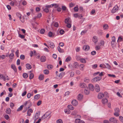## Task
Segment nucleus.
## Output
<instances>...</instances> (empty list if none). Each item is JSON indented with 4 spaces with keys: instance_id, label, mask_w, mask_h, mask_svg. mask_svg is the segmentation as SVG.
Segmentation results:
<instances>
[{
    "instance_id": "f257e3e1",
    "label": "nucleus",
    "mask_w": 123,
    "mask_h": 123,
    "mask_svg": "<svg viewBox=\"0 0 123 123\" xmlns=\"http://www.w3.org/2000/svg\"><path fill=\"white\" fill-rule=\"evenodd\" d=\"M112 40L111 42V45L113 48H114L115 46V36L112 37Z\"/></svg>"
},
{
    "instance_id": "f03ea898",
    "label": "nucleus",
    "mask_w": 123,
    "mask_h": 123,
    "mask_svg": "<svg viewBox=\"0 0 123 123\" xmlns=\"http://www.w3.org/2000/svg\"><path fill=\"white\" fill-rule=\"evenodd\" d=\"M102 78V77L97 76L93 78L92 79V80L94 82H97L100 80Z\"/></svg>"
},
{
    "instance_id": "7ed1b4c3",
    "label": "nucleus",
    "mask_w": 123,
    "mask_h": 123,
    "mask_svg": "<svg viewBox=\"0 0 123 123\" xmlns=\"http://www.w3.org/2000/svg\"><path fill=\"white\" fill-rule=\"evenodd\" d=\"M51 113L49 112H47L42 117V119H44L49 116L50 114Z\"/></svg>"
},
{
    "instance_id": "20e7f679",
    "label": "nucleus",
    "mask_w": 123,
    "mask_h": 123,
    "mask_svg": "<svg viewBox=\"0 0 123 123\" xmlns=\"http://www.w3.org/2000/svg\"><path fill=\"white\" fill-rule=\"evenodd\" d=\"M89 88L91 91H93L94 90V87L92 84H89L88 85Z\"/></svg>"
},
{
    "instance_id": "39448f33",
    "label": "nucleus",
    "mask_w": 123,
    "mask_h": 123,
    "mask_svg": "<svg viewBox=\"0 0 123 123\" xmlns=\"http://www.w3.org/2000/svg\"><path fill=\"white\" fill-rule=\"evenodd\" d=\"M75 123H85L83 121L81 120L79 118L76 119L75 120Z\"/></svg>"
},
{
    "instance_id": "423d86ee",
    "label": "nucleus",
    "mask_w": 123,
    "mask_h": 123,
    "mask_svg": "<svg viewBox=\"0 0 123 123\" xmlns=\"http://www.w3.org/2000/svg\"><path fill=\"white\" fill-rule=\"evenodd\" d=\"M95 89L96 92H98L100 91V88L99 85L98 84H96L95 86Z\"/></svg>"
},
{
    "instance_id": "0eeeda50",
    "label": "nucleus",
    "mask_w": 123,
    "mask_h": 123,
    "mask_svg": "<svg viewBox=\"0 0 123 123\" xmlns=\"http://www.w3.org/2000/svg\"><path fill=\"white\" fill-rule=\"evenodd\" d=\"M80 86L81 88H86V87L87 88L86 85L85 83H80L79 85Z\"/></svg>"
},
{
    "instance_id": "6e6552de",
    "label": "nucleus",
    "mask_w": 123,
    "mask_h": 123,
    "mask_svg": "<svg viewBox=\"0 0 123 123\" xmlns=\"http://www.w3.org/2000/svg\"><path fill=\"white\" fill-rule=\"evenodd\" d=\"M83 49L86 51H88L90 49L89 46L87 45H85L83 47Z\"/></svg>"
},
{
    "instance_id": "1a4fd4ad",
    "label": "nucleus",
    "mask_w": 123,
    "mask_h": 123,
    "mask_svg": "<svg viewBox=\"0 0 123 123\" xmlns=\"http://www.w3.org/2000/svg\"><path fill=\"white\" fill-rule=\"evenodd\" d=\"M72 104L74 106H76L78 104V101L76 100H73L72 101Z\"/></svg>"
},
{
    "instance_id": "9d476101",
    "label": "nucleus",
    "mask_w": 123,
    "mask_h": 123,
    "mask_svg": "<svg viewBox=\"0 0 123 123\" xmlns=\"http://www.w3.org/2000/svg\"><path fill=\"white\" fill-rule=\"evenodd\" d=\"M48 36L50 37H54L55 36V33H52L51 32H49L48 33Z\"/></svg>"
},
{
    "instance_id": "9b49d317",
    "label": "nucleus",
    "mask_w": 123,
    "mask_h": 123,
    "mask_svg": "<svg viewBox=\"0 0 123 123\" xmlns=\"http://www.w3.org/2000/svg\"><path fill=\"white\" fill-rule=\"evenodd\" d=\"M104 96V95L102 92L99 93L98 96V99H101Z\"/></svg>"
},
{
    "instance_id": "f8f14e48",
    "label": "nucleus",
    "mask_w": 123,
    "mask_h": 123,
    "mask_svg": "<svg viewBox=\"0 0 123 123\" xmlns=\"http://www.w3.org/2000/svg\"><path fill=\"white\" fill-rule=\"evenodd\" d=\"M48 43L49 44V46L52 48H54L55 47V45L54 43L51 42H49Z\"/></svg>"
},
{
    "instance_id": "ddd939ff",
    "label": "nucleus",
    "mask_w": 123,
    "mask_h": 123,
    "mask_svg": "<svg viewBox=\"0 0 123 123\" xmlns=\"http://www.w3.org/2000/svg\"><path fill=\"white\" fill-rule=\"evenodd\" d=\"M40 114H39L38 113H36L35 116V119L34 123L35 121L39 117Z\"/></svg>"
},
{
    "instance_id": "4468645a",
    "label": "nucleus",
    "mask_w": 123,
    "mask_h": 123,
    "mask_svg": "<svg viewBox=\"0 0 123 123\" xmlns=\"http://www.w3.org/2000/svg\"><path fill=\"white\" fill-rule=\"evenodd\" d=\"M83 96L82 94H79L78 96V99L80 101L83 98Z\"/></svg>"
},
{
    "instance_id": "2eb2a0df",
    "label": "nucleus",
    "mask_w": 123,
    "mask_h": 123,
    "mask_svg": "<svg viewBox=\"0 0 123 123\" xmlns=\"http://www.w3.org/2000/svg\"><path fill=\"white\" fill-rule=\"evenodd\" d=\"M103 29L104 30H107L109 28L108 25L106 24H104L103 26Z\"/></svg>"
},
{
    "instance_id": "dca6fc26",
    "label": "nucleus",
    "mask_w": 123,
    "mask_h": 123,
    "mask_svg": "<svg viewBox=\"0 0 123 123\" xmlns=\"http://www.w3.org/2000/svg\"><path fill=\"white\" fill-rule=\"evenodd\" d=\"M108 101L106 98H104L102 100V103L104 104H106L107 103Z\"/></svg>"
},
{
    "instance_id": "f3484780",
    "label": "nucleus",
    "mask_w": 123,
    "mask_h": 123,
    "mask_svg": "<svg viewBox=\"0 0 123 123\" xmlns=\"http://www.w3.org/2000/svg\"><path fill=\"white\" fill-rule=\"evenodd\" d=\"M11 68L13 69L15 72L17 71V70L15 66L13 64H12L11 65Z\"/></svg>"
},
{
    "instance_id": "a211bd4d",
    "label": "nucleus",
    "mask_w": 123,
    "mask_h": 123,
    "mask_svg": "<svg viewBox=\"0 0 123 123\" xmlns=\"http://www.w3.org/2000/svg\"><path fill=\"white\" fill-rule=\"evenodd\" d=\"M120 112V110L119 108H116V116H118L119 115V112Z\"/></svg>"
},
{
    "instance_id": "6ab92c4d",
    "label": "nucleus",
    "mask_w": 123,
    "mask_h": 123,
    "mask_svg": "<svg viewBox=\"0 0 123 123\" xmlns=\"http://www.w3.org/2000/svg\"><path fill=\"white\" fill-rule=\"evenodd\" d=\"M84 81L86 83H88L90 81V80L88 78L86 77L84 79Z\"/></svg>"
},
{
    "instance_id": "aec40b11",
    "label": "nucleus",
    "mask_w": 123,
    "mask_h": 123,
    "mask_svg": "<svg viewBox=\"0 0 123 123\" xmlns=\"http://www.w3.org/2000/svg\"><path fill=\"white\" fill-rule=\"evenodd\" d=\"M65 74L64 72H62L60 73L59 74L58 76V77L59 78H62L63 76Z\"/></svg>"
},
{
    "instance_id": "412c9836",
    "label": "nucleus",
    "mask_w": 123,
    "mask_h": 123,
    "mask_svg": "<svg viewBox=\"0 0 123 123\" xmlns=\"http://www.w3.org/2000/svg\"><path fill=\"white\" fill-rule=\"evenodd\" d=\"M44 76L43 74L40 75L38 77V79L40 80H43L44 78Z\"/></svg>"
},
{
    "instance_id": "4be33fe9",
    "label": "nucleus",
    "mask_w": 123,
    "mask_h": 123,
    "mask_svg": "<svg viewBox=\"0 0 123 123\" xmlns=\"http://www.w3.org/2000/svg\"><path fill=\"white\" fill-rule=\"evenodd\" d=\"M40 61L41 62H44L46 61V57L45 56H42L40 58Z\"/></svg>"
},
{
    "instance_id": "5701e85b",
    "label": "nucleus",
    "mask_w": 123,
    "mask_h": 123,
    "mask_svg": "<svg viewBox=\"0 0 123 123\" xmlns=\"http://www.w3.org/2000/svg\"><path fill=\"white\" fill-rule=\"evenodd\" d=\"M79 66V64L77 62H75L74 63L73 66L74 67L76 68H78Z\"/></svg>"
},
{
    "instance_id": "b1692460",
    "label": "nucleus",
    "mask_w": 123,
    "mask_h": 123,
    "mask_svg": "<svg viewBox=\"0 0 123 123\" xmlns=\"http://www.w3.org/2000/svg\"><path fill=\"white\" fill-rule=\"evenodd\" d=\"M26 68L28 69H29L32 68V67L29 64H26Z\"/></svg>"
},
{
    "instance_id": "393cba45",
    "label": "nucleus",
    "mask_w": 123,
    "mask_h": 123,
    "mask_svg": "<svg viewBox=\"0 0 123 123\" xmlns=\"http://www.w3.org/2000/svg\"><path fill=\"white\" fill-rule=\"evenodd\" d=\"M84 93L86 95H88L90 93V91L88 89H85L84 90Z\"/></svg>"
},
{
    "instance_id": "a878e982",
    "label": "nucleus",
    "mask_w": 123,
    "mask_h": 123,
    "mask_svg": "<svg viewBox=\"0 0 123 123\" xmlns=\"http://www.w3.org/2000/svg\"><path fill=\"white\" fill-rule=\"evenodd\" d=\"M57 49L59 52L60 53H63L64 52V50L60 48L59 46L57 47Z\"/></svg>"
},
{
    "instance_id": "bb28decb",
    "label": "nucleus",
    "mask_w": 123,
    "mask_h": 123,
    "mask_svg": "<svg viewBox=\"0 0 123 123\" xmlns=\"http://www.w3.org/2000/svg\"><path fill=\"white\" fill-rule=\"evenodd\" d=\"M11 111L10 108H7L6 110V113L7 114H9L11 112Z\"/></svg>"
},
{
    "instance_id": "cd10ccee",
    "label": "nucleus",
    "mask_w": 123,
    "mask_h": 123,
    "mask_svg": "<svg viewBox=\"0 0 123 123\" xmlns=\"http://www.w3.org/2000/svg\"><path fill=\"white\" fill-rule=\"evenodd\" d=\"M47 68L51 70L53 68V66L52 65L49 64L47 66Z\"/></svg>"
},
{
    "instance_id": "c85d7f7f",
    "label": "nucleus",
    "mask_w": 123,
    "mask_h": 123,
    "mask_svg": "<svg viewBox=\"0 0 123 123\" xmlns=\"http://www.w3.org/2000/svg\"><path fill=\"white\" fill-rule=\"evenodd\" d=\"M68 107L71 110H73L74 109V107L71 105H68Z\"/></svg>"
},
{
    "instance_id": "c756f323",
    "label": "nucleus",
    "mask_w": 123,
    "mask_h": 123,
    "mask_svg": "<svg viewBox=\"0 0 123 123\" xmlns=\"http://www.w3.org/2000/svg\"><path fill=\"white\" fill-rule=\"evenodd\" d=\"M24 107L23 105H22L17 109V111H19L22 110Z\"/></svg>"
},
{
    "instance_id": "7c9ffc66",
    "label": "nucleus",
    "mask_w": 123,
    "mask_h": 123,
    "mask_svg": "<svg viewBox=\"0 0 123 123\" xmlns=\"http://www.w3.org/2000/svg\"><path fill=\"white\" fill-rule=\"evenodd\" d=\"M93 41L94 43H97L98 41V39L96 36H94L93 38Z\"/></svg>"
},
{
    "instance_id": "2f4dec72",
    "label": "nucleus",
    "mask_w": 123,
    "mask_h": 123,
    "mask_svg": "<svg viewBox=\"0 0 123 123\" xmlns=\"http://www.w3.org/2000/svg\"><path fill=\"white\" fill-rule=\"evenodd\" d=\"M40 97V95L39 94L36 95L34 97V99H37L39 98Z\"/></svg>"
},
{
    "instance_id": "473e14b6",
    "label": "nucleus",
    "mask_w": 123,
    "mask_h": 123,
    "mask_svg": "<svg viewBox=\"0 0 123 123\" xmlns=\"http://www.w3.org/2000/svg\"><path fill=\"white\" fill-rule=\"evenodd\" d=\"M80 62L83 63H85L86 62V61L84 58H81L80 59Z\"/></svg>"
},
{
    "instance_id": "72a5a7b5",
    "label": "nucleus",
    "mask_w": 123,
    "mask_h": 123,
    "mask_svg": "<svg viewBox=\"0 0 123 123\" xmlns=\"http://www.w3.org/2000/svg\"><path fill=\"white\" fill-rule=\"evenodd\" d=\"M104 96L106 98H108L109 97V94L107 92H105L103 94Z\"/></svg>"
},
{
    "instance_id": "f704fd0d",
    "label": "nucleus",
    "mask_w": 123,
    "mask_h": 123,
    "mask_svg": "<svg viewBox=\"0 0 123 123\" xmlns=\"http://www.w3.org/2000/svg\"><path fill=\"white\" fill-rule=\"evenodd\" d=\"M23 76L24 78H27L28 77V75L26 73H24L23 74Z\"/></svg>"
},
{
    "instance_id": "c9c22d12",
    "label": "nucleus",
    "mask_w": 123,
    "mask_h": 123,
    "mask_svg": "<svg viewBox=\"0 0 123 123\" xmlns=\"http://www.w3.org/2000/svg\"><path fill=\"white\" fill-rule=\"evenodd\" d=\"M14 55L13 53H11L9 55V57L11 59H12L14 57Z\"/></svg>"
},
{
    "instance_id": "e433bc0d",
    "label": "nucleus",
    "mask_w": 123,
    "mask_h": 123,
    "mask_svg": "<svg viewBox=\"0 0 123 123\" xmlns=\"http://www.w3.org/2000/svg\"><path fill=\"white\" fill-rule=\"evenodd\" d=\"M44 74L46 75H47L49 74V71L48 70H44L43 71Z\"/></svg>"
},
{
    "instance_id": "4c0bfd02",
    "label": "nucleus",
    "mask_w": 123,
    "mask_h": 123,
    "mask_svg": "<svg viewBox=\"0 0 123 123\" xmlns=\"http://www.w3.org/2000/svg\"><path fill=\"white\" fill-rule=\"evenodd\" d=\"M3 79L4 81H5L6 80V78L2 74H0V79Z\"/></svg>"
},
{
    "instance_id": "58836bf2",
    "label": "nucleus",
    "mask_w": 123,
    "mask_h": 123,
    "mask_svg": "<svg viewBox=\"0 0 123 123\" xmlns=\"http://www.w3.org/2000/svg\"><path fill=\"white\" fill-rule=\"evenodd\" d=\"M105 67L107 68L108 69H110V66L108 64V63H106L105 64Z\"/></svg>"
},
{
    "instance_id": "ea45409f",
    "label": "nucleus",
    "mask_w": 123,
    "mask_h": 123,
    "mask_svg": "<svg viewBox=\"0 0 123 123\" xmlns=\"http://www.w3.org/2000/svg\"><path fill=\"white\" fill-rule=\"evenodd\" d=\"M78 112L77 111L74 110V111L72 112L71 115H76L77 113Z\"/></svg>"
},
{
    "instance_id": "a19ab883",
    "label": "nucleus",
    "mask_w": 123,
    "mask_h": 123,
    "mask_svg": "<svg viewBox=\"0 0 123 123\" xmlns=\"http://www.w3.org/2000/svg\"><path fill=\"white\" fill-rule=\"evenodd\" d=\"M34 75L33 73H31L29 76V78L30 79H31L34 77Z\"/></svg>"
},
{
    "instance_id": "79ce46f5",
    "label": "nucleus",
    "mask_w": 123,
    "mask_h": 123,
    "mask_svg": "<svg viewBox=\"0 0 123 123\" xmlns=\"http://www.w3.org/2000/svg\"><path fill=\"white\" fill-rule=\"evenodd\" d=\"M84 67V65L83 64H81L80 65V68L81 70L82 71L83 70V68Z\"/></svg>"
},
{
    "instance_id": "37998d69",
    "label": "nucleus",
    "mask_w": 123,
    "mask_h": 123,
    "mask_svg": "<svg viewBox=\"0 0 123 123\" xmlns=\"http://www.w3.org/2000/svg\"><path fill=\"white\" fill-rule=\"evenodd\" d=\"M71 59V58L69 56L66 58L65 60L66 62H68L70 61Z\"/></svg>"
},
{
    "instance_id": "c03bdc74",
    "label": "nucleus",
    "mask_w": 123,
    "mask_h": 123,
    "mask_svg": "<svg viewBox=\"0 0 123 123\" xmlns=\"http://www.w3.org/2000/svg\"><path fill=\"white\" fill-rule=\"evenodd\" d=\"M56 122L57 123H63L62 120L61 119L57 120Z\"/></svg>"
},
{
    "instance_id": "a18cd8bd",
    "label": "nucleus",
    "mask_w": 123,
    "mask_h": 123,
    "mask_svg": "<svg viewBox=\"0 0 123 123\" xmlns=\"http://www.w3.org/2000/svg\"><path fill=\"white\" fill-rule=\"evenodd\" d=\"M45 32V30L44 29H42L40 31V33L42 34H43Z\"/></svg>"
},
{
    "instance_id": "49530a36",
    "label": "nucleus",
    "mask_w": 123,
    "mask_h": 123,
    "mask_svg": "<svg viewBox=\"0 0 123 123\" xmlns=\"http://www.w3.org/2000/svg\"><path fill=\"white\" fill-rule=\"evenodd\" d=\"M18 36L22 39L24 38L25 37V36L24 35H22L19 33H18Z\"/></svg>"
},
{
    "instance_id": "de8ad7c7",
    "label": "nucleus",
    "mask_w": 123,
    "mask_h": 123,
    "mask_svg": "<svg viewBox=\"0 0 123 123\" xmlns=\"http://www.w3.org/2000/svg\"><path fill=\"white\" fill-rule=\"evenodd\" d=\"M60 33L61 35H62L64 33L65 31L64 30L62 29H61L60 31Z\"/></svg>"
},
{
    "instance_id": "09e8293b",
    "label": "nucleus",
    "mask_w": 123,
    "mask_h": 123,
    "mask_svg": "<svg viewBox=\"0 0 123 123\" xmlns=\"http://www.w3.org/2000/svg\"><path fill=\"white\" fill-rule=\"evenodd\" d=\"M87 31V30H84L83 31H82L81 33V34L82 35H83L84 34H85V33H86Z\"/></svg>"
},
{
    "instance_id": "8fccbe9b",
    "label": "nucleus",
    "mask_w": 123,
    "mask_h": 123,
    "mask_svg": "<svg viewBox=\"0 0 123 123\" xmlns=\"http://www.w3.org/2000/svg\"><path fill=\"white\" fill-rule=\"evenodd\" d=\"M98 65L97 64L92 65V67L93 69H96Z\"/></svg>"
},
{
    "instance_id": "3c124183",
    "label": "nucleus",
    "mask_w": 123,
    "mask_h": 123,
    "mask_svg": "<svg viewBox=\"0 0 123 123\" xmlns=\"http://www.w3.org/2000/svg\"><path fill=\"white\" fill-rule=\"evenodd\" d=\"M114 119L115 118L114 117H111L109 119V120L111 122H114Z\"/></svg>"
},
{
    "instance_id": "603ef678",
    "label": "nucleus",
    "mask_w": 123,
    "mask_h": 123,
    "mask_svg": "<svg viewBox=\"0 0 123 123\" xmlns=\"http://www.w3.org/2000/svg\"><path fill=\"white\" fill-rule=\"evenodd\" d=\"M107 75L109 77H111L115 78V75H113V74H107Z\"/></svg>"
},
{
    "instance_id": "864d4df0",
    "label": "nucleus",
    "mask_w": 123,
    "mask_h": 123,
    "mask_svg": "<svg viewBox=\"0 0 123 123\" xmlns=\"http://www.w3.org/2000/svg\"><path fill=\"white\" fill-rule=\"evenodd\" d=\"M16 15L17 16L20 18L21 17V14L19 12H17L16 13Z\"/></svg>"
},
{
    "instance_id": "5fc2aeb1",
    "label": "nucleus",
    "mask_w": 123,
    "mask_h": 123,
    "mask_svg": "<svg viewBox=\"0 0 123 123\" xmlns=\"http://www.w3.org/2000/svg\"><path fill=\"white\" fill-rule=\"evenodd\" d=\"M74 11L76 12L78 11L79 10L78 7L77 6L74 7Z\"/></svg>"
},
{
    "instance_id": "6e6d98bb",
    "label": "nucleus",
    "mask_w": 123,
    "mask_h": 123,
    "mask_svg": "<svg viewBox=\"0 0 123 123\" xmlns=\"http://www.w3.org/2000/svg\"><path fill=\"white\" fill-rule=\"evenodd\" d=\"M20 59L22 60H24L25 58V56L24 55H21L20 57Z\"/></svg>"
},
{
    "instance_id": "4d7b16f0",
    "label": "nucleus",
    "mask_w": 123,
    "mask_h": 123,
    "mask_svg": "<svg viewBox=\"0 0 123 123\" xmlns=\"http://www.w3.org/2000/svg\"><path fill=\"white\" fill-rule=\"evenodd\" d=\"M43 11L44 12H46V13H47L49 12V9L48 8H46L44 9Z\"/></svg>"
},
{
    "instance_id": "13d9d810",
    "label": "nucleus",
    "mask_w": 123,
    "mask_h": 123,
    "mask_svg": "<svg viewBox=\"0 0 123 123\" xmlns=\"http://www.w3.org/2000/svg\"><path fill=\"white\" fill-rule=\"evenodd\" d=\"M117 96H118L119 97H120L121 98H122V96L120 94V93L119 92H117Z\"/></svg>"
},
{
    "instance_id": "bf43d9fd",
    "label": "nucleus",
    "mask_w": 123,
    "mask_h": 123,
    "mask_svg": "<svg viewBox=\"0 0 123 123\" xmlns=\"http://www.w3.org/2000/svg\"><path fill=\"white\" fill-rule=\"evenodd\" d=\"M98 33L100 35H102L103 34L102 32L101 31H98Z\"/></svg>"
},
{
    "instance_id": "052dcab7",
    "label": "nucleus",
    "mask_w": 123,
    "mask_h": 123,
    "mask_svg": "<svg viewBox=\"0 0 123 123\" xmlns=\"http://www.w3.org/2000/svg\"><path fill=\"white\" fill-rule=\"evenodd\" d=\"M96 54V52L95 51H93L91 52V54L92 55H94Z\"/></svg>"
},
{
    "instance_id": "680f3d73",
    "label": "nucleus",
    "mask_w": 123,
    "mask_h": 123,
    "mask_svg": "<svg viewBox=\"0 0 123 123\" xmlns=\"http://www.w3.org/2000/svg\"><path fill=\"white\" fill-rule=\"evenodd\" d=\"M20 60L19 59H18L17 60V65H19L20 64Z\"/></svg>"
},
{
    "instance_id": "e2e57ef3",
    "label": "nucleus",
    "mask_w": 123,
    "mask_h": 123,
    "mask_svg": "<svg viewBox=\"0 0 123 123\" xmlns=\"http://www.w3.org/2000/svg\"><path fill=\"white\" fill-rule=\"evenodd\" d=\"M10 107L12 108L14 106V104L12 102L11 103H10Z\"/></svg>"
},
{
    "instance_id": "0e129e2a",
    "label": "nucleus",
    "mask_w": 123,
    "mask_h": 123,
    "mask_svg": "<svg viewBox=\"0 0 123 123\" xmlns=\"http://www.w3.org/2000/svg\"><path fill=\"white\" fill-rule=\"evenodd\" d=\"M5 118L6 120H8L9 118V116L7 115H6L5 116Z\"/></svg>"
},
{
    "instance_id": "69168bd1",
    "label": "nucleus",
    "mask_w": 123,
    "mask_h": 123,
    "mask_svg": "<svg viewBox=\"0 0 123 123\" xmlns=\"http://www.w3.org/2000/svg\"><path fill=\"white\" fill-rule=\"evenodd\" d=\"M42 101L41 100L39 101L37 103V105L38 106H39L41 104Z\"/></svg>"
},
{
    "instance_id": "338daca9",
    "label": "nucleus",
    "mask_w": 123,
    "mask_h": 123,
    "mask_svg": "<svg viewBox=\"0 0 123 123\" xmlns=\"http://www.w3.org/2000/svg\"><path fill=\"white\" fill-rule=\"evenodd\" d=\"M120 120L122 122H123V117L121 116H120L119 117Z\"/></svg>"
},
{
    "instance_id": "774afa93",
    "label": "nucleus",
    "mask_w": 123,
    "mask_h": 123,
    "mask_svg": "<svg viewBox=\"0 0 123 123\" xmlns=\"http://www.w3.org/2000/svg\"><path fill=\"white\" fill-rule=\"evenodd\" d=\"M62 8L63 10L65 11L66 10L67 8L65 6H62Z\"/></svg>"
}]
</instances>
